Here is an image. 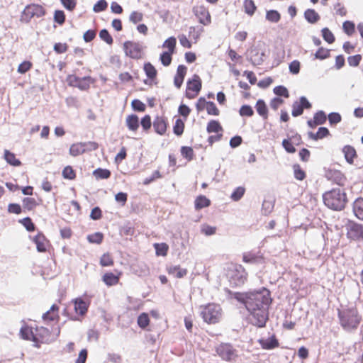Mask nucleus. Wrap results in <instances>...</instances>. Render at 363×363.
I'll return each instance as SVG.
<instances>
[{
  "label": "nucleus",
  "mask_w": 363,
  "mask_h": 363,
  "mask_svg": "<svg viewBox=\"0 0 363 363\" xmlns=\"http://www.w3.org/2000/svg\"><path fill=\"white\" fill-rule=\"evenodd\" d=\"M234 298L243 303L250 312L251 323L259 328L265 326L269 316V308L272 302L270 291L263 287L258 291L235 293Z\"/></svg>",
  "instance_id": "obj_1"
},
{
  "label": "nucleus",
  "mask_w": 363,
  "mask_h": 363,
  "mask_svg": "<svg viewBox=\"0 0 363 363\" xmlns=\"http://www.w3.org/2000/svg\"><path fill=\"white\" fill-rule=\"evenodd\" d=\"M23 339L32 340L33 346L39 348L41 344H49L54 342L60 335V328L57 327L53 330V333L45 327L28 328L22 327L20 330Z\"/></svg>",
  "instance_id": "obj_2"
},
{
  "label": "nucleus",
  "mask_w": 363,
  "mask_h": 363,
  "mask_svg": "<svg viewBox=\"0 0 363 363\" xmlns=\"http://www.w3.org/2000/svg\"><path fill=\"white\" fill-rule=\"evenodd\" d=\"M323 200L328 208L334 211L343 210L348 202L346 192L340 188L325 191L323 194Z\"/></svg>",
  "instance_id": "obj_3"
},
{
  "label": "nucleus",
  "mask_w": 363,
  "mask_h": 363,
  "mask_svg": "<svg viewBox=\"0 0 363 363\" xmlns=\"http://www.w3.org/2000/svg\"><path fill=\"white\" fill-rule=\"evenodd\" d=\"M340 324L344 330L357 329L362 321V317L357 307H351L338 311Z\"/></svg>",
  "instance_id": "obj_4"
},
{
  "label": "nucleus",
  "mask_w": 363,
  "mask_h": 363,
  "mask_svg": "<svg viewBox=\"0 0 363 363\" xmlns=\"http://www.w3.org/2000/svg\"><path fill=\"white\" fill-rule=\"evenodd\" d=\"M200 315L203 321L208 324L218 323L223 317L221 306L215 303H209L200 307Z\"/></svg>",
  "instance_id": "obj_5"
},
{
  "label": "nucleus",
  "mask_w": 363,
  "mask_h": 363,
  "mask_svg": "<svg viewBox=\"0 0 363 363\" xmlns=\"http://www.w3.org/2000/svg\"><path fill=\"white\" fill-rule=\"evenodd\" d=\"M247 272L238 264H230L226 272V277L230 284L234 286L242 285L247 279Z\"/></svg>",
  "instance_id": "obj_6"
},
{
  "label": "nucleus",
  "mask_w": 363,
  "mask_h": 363,
  "mask_svg": "<svg viewBox=\"0 0 363 363\" xmlns=\"http://www.w3.org/2000/svg\"><path fill=\"white\" fill-rule=\"evenodd\" d=\"M346 236L353 242L363 241V225L349 220L345 224Z\"/></svg>",
  "instance_id": "obj_7"
},
{
  "label": "nucleus",
  "mask_w": 363,
  "mask_h": 363,
  "mask_svg": "<svg viewBox=\"0 0 363 363\" xmlns=\"http://www.w3.org/2000/svg\"><path fill=\"white\" fill-rule=\"evenodd\" d=\"M45 15V9L39 4H29L26 6L21 16L22 21L30 22L32 18H40Z\"/></svg>",
  "instance_id": "obj_8"
},
{
  "label": "nucleus",
  "mask_w": 363,
  "mask_h": 363,
  "mask_svg": "<svg viewBox=\"0 0 363 363\" xmlns=\"http://www.w3.org/2000/svg\"><path fill=\"white\" fill-rule=\"evenodd\" d=\"M202 87V82L198 74H194L186 83L185 96L189 99H195L199 94Z\"/></svg>",
  "instance_id": "obj_9"
},
{
  "label": "nucleus",
  "mask_w": 363,
  "mask_h": 363,
  "mask_svg": "<svg viewBox=\"0 0 363 363\" xmlns=\"http://www.w3.org/2000/svg\"><path fill=\"white\" fill-rule=\"evenodd\" d=\"M67 81L70 86L77 87L80 90H87L92 82L91 77H84L80 78L74 74H70L67 77Z\"/></svg>",
  "instance_id": "obj_10"
},
{
  "label": "nucleus",
  "mask_w": 363,
  "mask_h": 363,
  "mask_svg": "<svg viewBox=\"0 0 363 363\" xmlns=\"http://www.w3.org/2000/svg\"><path fill=\"white\" fill-rule=\"evenodd\" d=\"M193 12L201 24L208 26L211 23V16L208 9L205 5L201 4L195 6L193 8Z\"/></svg>",
  "instance_id": "obj_11"
},
{
  "label": "nucleus",
  "mask_w": 363,
  "mask_h": 363,
  "mask_svg": "<svg viewBox=\"0 0 363 363\" xmlns=\"http://www.w3.org/2000/svg\"><path fill=\"white\" fill-rule=\"evenodd\" d=\"M217 354L225 361H233L237 357L236 350L230 344L222 343L216 348Z\"/></svg>",
  "instance_id": "obj_12"
},
{
  "label": "nucleus",
  "mask_w": 363,
  "mask_h": 363,
  "mask_svg": "<svg viewBox=\"0 0 363 363\" xmlns=\"http://www.w3.org/2000/svg\"><path fill=\"white\" fill-rule=\"evenodd\" d=\"M123 49L125 55L133 59H139L142 57V45L138 43L125 41L123 43Z\"/></svg>",
  "instance_id": "obj_13"
},
{
  "label": "nucleus",
  "mask_w": 363,
  "mask_h": 363,
  "mask_svg": "<svg viewBox=\"0 0 363 363\" xmlns=\"http://www.w3.org/2000/svg\"><path fill=\"white\" fill-rule=\"evenodd\" d=\"M311 104L304 96L300 98L299 101H295L292 105V116L297 117L301 115L304 108H310Z\"/></svg>",
  "instance_id": "obj_14"
},
{
  "label": "nucleus",
  "mask_w": 363,
  "mask_h": 363,
  "mask_svg": "<svg viewBox=\"0 0 363 363\" xmlns=\"http://www.w3.org/2000/svg\"><path fill=\"white\" fill-rule=\"evenodd\" d=\"M327 178L339 186H344L347 178L340 170L329 169L326 172Z\"/></svg>",
  "instance_id": "obj_15"
},
{
  "label": "nucleus",
  "mask_w": 363,
  "mask_h": 363,
  "mask_svg": "<svg viewBox=\"0 0 363 363\" xmlns=\"http://www.w3.org/2000/svg\"><path fill=\"white\" fill-rule=\"evenodd\" d=\"M342 152L344 154L347 162L349 163L350 164H353L354 159H357L358 157L357 151L354 149V147L349 145L343 147Z\"/></svg>",
  "instance_id": "obj_16"
},
{
  "label": "nucleus",
  "mask_w": 363,
  "mask_h": 363,
  "mask_svg": "<svg viewBox=\"0 0 363 363\" xmlns=\"http://www.w3.org/2000/svg\"><path fill=\"white\" fill-rule=\"evenodd\" d=\"M327 120L326 114L323 111H319L315 113L313 120L308 121V125L311 128H315L318 125H322Z\"/></svg>",
  "instance_id": "obj_17"
},
{
  "label": "nucleus",
  "mask_w": 363,
  "mask_h": 363,
  "mask_svg": "<svg viewBox=\"0 0 363 363\" xmlns=\"http://www.w3.org/2000/svg\"><path fill=\"white\" fill-rule=\"evenodd\" d=\"M33 241L36 245L37 250L39 252H45L47 250L46 238L43 233H38L35 236H34Z\"/></svg>",
  "instance_id": "obj_18"
},
{
  "label": "nucleus",
  "mask_w": 363,
  "mask_h": 363,
  "mask_svg": "<svg viewBox=\"0 0 363 363\" xmlns=\"http://www.w3.org/2000/svg\"><path fill=\"white\" fill-rule=\"evenodd\" d=\"M59 307L56 304H53L49 311L43 314L42 318L44 321H52L59 318Z\"/></svg>",
  "instance_id": "obj_19"
},
{
  "label": "nucleus",
  "mask_w": 363,
  "mask_h": 363,
  "mask_svg": "<svg viewBox=\"0 0 363 363\" xmlns=\"http://www.w3.org/2000/svg\"><path fill=\"white\" fill-rule=\"evenodd\" d=\"M259 342L262 348L264 350H272L279 347V342L275 335L268 339L259 340Z\"/></svg>",
  "instance_id": "obj_20"
},
{
  "label": "nucleus",
  "mask_w": 363,
  "mask_h": 363,
  "mask_svg": "<svg viewBox=\"0 0 363 363\" xmlns=\"http://www.w3.org/2000/svg\"><path fill=\"white\" fill-rule=\"evenodd\" d=\"M263 260L264 257L262 255L252 252H245L242 255V261L245 263H256Z\"/></svg>",
  "instance_id": "obj_21"
},
{
  "label": "nucleus",
  "mask_w": 363,
  "mask_h": 363,
  "mask_svg": "<svg viewBox=\"0 0 363 363\" xmlns=\"http://www.w3.org/2000/svg\"><path fill=\"white\" fill-rule=\"evenodd\" d=\"M167 272L169 275L180 279L187 274V269H182L179 266H170L167 269Z\"/></svg>",
  "instance_id": "obj_22"
},
{
  "label": "nucleus",
  "mask_w": 363,
  "mask_h": 363,
  "mask_svg": "<svg viewBox=\"0 0 363 363\" xmlns=\"http://www.w3.org/2000/svg\"><path fill=\"white\" fill-rule=\"evenodd\" d=\"M206 131L208 133H222L223 131V128L218 121L216 120H211L206 126Z\"/></svg>",
  "instance_id": "obj_23"
},
{
  "label": "nucleus",
  "mask_w": 363,
  "mask_h": 363,
  "mask_svg": "<svg viewBox=\"0 0 363 363\" xmlns=\"http://www.w3.org/2000/svg\"><path fill=\"white\" fill-rule=\"evenodd\" d=\"M211 200L206 196L199 195L194 201V207L196 210H200L203 208L208 207L211 205Z\"/></svg>",
  "instance_id": "obj_24"
},
{
  "label": "nucleus",
  "mask_w": 363,
  "mask_h": 363,
  "mask_svg": "<svg viewBox=\"0 0 363 363\" xmlns=\"http://www.w3.org/2000/svg\"><path fill=\"white\" fill-rule=\"evenodd\" d=\"M4 158L11 166L18 167L21 164V161L16 157V155L8 150H4Z\"/></svg>",
  "instance_id": "obj_25"
},
{
  "label": "nucleus",
  "mask_w": 363,
  "mask_h": 363,
  "mask_svg": "<svg viewBox=\"0 0 363 363\" xmlns=\"http://www.w3.org/2000/svg\"><path fill=\"white\" fill-rule=\"evenodd\" d=\"M304 17L306 20L311 24L317 23L320 18V15L312 9H308L305 11Z\"/></svg>",
  "instance_id": "obj_26"
},
{
  "label": "nucleus",
  "mask_w": 363,
  "mask_h": 363,
  "mask_svg": "<svg viewBox=\"0 0 363 363\" xmlns=\"http://www.w3.org/2000/svg\"><path fill=\"white\" fill-rule=\"evenodd\" d=\"M89 304L82 298H77L74 301V310L81 315H84L88 310Z\"/></svg>",
  "instance_id": "obj_27"
},
{
  "label": "nucleus",
  "mask_w": 363,
  "mask_h": 363,
  "mask_svg": "<svg viewBox=\"0 0 363 363\" xmlns=\"http://www.w3.org/2000/svg\"><path fill=\"white\" fill-rule=\"evenodd\" d=\"M255 108L257 113L262 116L263 119L267 120L268 118V108L263 100H258L256 103Z\"/></svg>",
  "instance_id": "obj_28"
},
{
  "label": "nucleus",
  "mask_w": 363,
  "mask_h": 363,
  "mask_svg": "<svg viewBox=\"0 0 363 363\" xmlns=\"http://www.w3.org/2000/svg\"><path fill=\"white\" fill-rule=\"evenodd\" d=\"M353 212L360 220H363V199H357L353 203Z\"/></svg>",
  "instance_id": "obj_29"
},
{
  "label": "nucleus",
  "mask_w": 363,
  "mask_h": 363,
  "mask_svg": "<svg viewBox=\"0 0 363 363\" xmlns=\"http://www.w3.org/2000/svg\"><path fill=\"white\" fill-rule=\"evenodd\" d=\"M125 122L128 129L133 131L138 130L140 125L139 118L135 114L129 115Z\"/></svg>",
  "instance_id": "obj_30"
},
{
  "label": "nucleus",
  "mask_w": 363,
  "mask_h": 363,
  "mask_svg": "<svg viewBox=\"0 0 363 363\" xmlns=\"http://www.w3.org/2000/svg\"><path fill=\"white\" fill-rule=\"evenodd\" d=\"M330 135L328 129L325 127L318 128L316 133H309V137L313 140L323 139Z\"/></svg>",
  "instance_id": "obj_31"
},
{
  "label": "nucleus",
  "mask_w": 363,
  "mask_h": 363,
  "mask_svg": "<svg viewBox=\"0 0 363 363\" xmlns=\"http://www.w3.org/2000/svg\"><path fill=\"white\" fill-rule=\"evenodd\" d=\"M85 151L86 148H84V145L83 144V143L73 144L72 145H71L69 148V153L71 155L74 157L82 155Z\"/></svg>",
  "instance_id": "obj_32"
},
{
  "label": "nucleus",
  "mask_w": 363,
  "mask_h": 363,
  "mask_svg": "<svg viewBox=\"0 0 363 363\" xmlns=\"http://www.w3.org/2000/svg\"><path fill=\"white\" fill-rule=\"evenodd\" d=\"M294 176L296 179L298 181H303L306 177V172L301 168L298 164H294L293 165Z\"/></svg>",
  "instance_id": "obj_33"
},
{
  "label": "nucleus",
  "mask_w": 363,
  "mask_h": 363,
  "mask_svg": "<svg viewBox=\"0 0 363 363\" xmlns=\"http://www.w3.org/2000/svg\"><path fill=\"white\" fill-rule=\"evenodd\" d=\"M111 172L107 169L97 168L93 172V175L97 179H106L111 177Z\"/></svg>",
  "instance_id": "obj_34"
},
{
  "label": "nucleus",
  "mask_w": 363,
  "mask_h": 363,
  "mask_svg": "<svg viewBox=\"0 0 363 363\" xmlns=\"http://www.w3.org/2000/svg\"><path fill=\"white\" fill-rule=\"evenodd\" d=\"M119 278L112 272L106 273L103 276V281L108 286H113L118 282Z\"/></svg>",
  "instance_id": "obj_35"
},
{
  "label": "nucleus",
  "mask_w": 363,
  "mask_h": 363,
  "mask_svg": "<svg viewBox=\"0 0 363 363\" xmlns=\"http://www.w3.org/2000/svg\"><path fill=\"white\" fill-rule=\"evenodd\" d=\"M243 7L245 12L249 16H252L257 10V6L253 0H245Z\"/></svg>",
  "instance_id": "obj_36"
},
{
  "label": "nucleus",
  "mask_w": 363,
  "mask_h": 363,
  "mask_svg": "<svg viewBox=\"0 0 363 363\" xmlns=\"http://www.w3.org/2000/svg\"><path fill=\"white\" fill-rule=\"evenodd\" d=\"M266 19L272 23H277L281 19V15L276 10H269L266 13Z\"/></svg>",
  "instance_id": "obj_37"
},
{
  "label": "nucleus",
  "mask_w": 363,
  "mask_h": 363,
  "mask_svg": "<svg viewBox=\"0 0 363 363\" xmlns=\"http://www.w3.org/2000/svg\"><path fill=\"white\" fill-rule=\"evenodd\" d=\"M184 122L181 118H177L173 126L174 133L178 136L182 135L184 130Z\"/></svg>",
  "instance_id": "obj_38"
},
{
  "label": "nucleus",
  "mask_w": 363,
  "mask_h": 363,
  "mask_svg": "<svg viewBox=\"0 0 363 363\" xmlns=\"http://www.w3.org/2000/svg\"><path fill=\"white\" fill-rule=\"evenodd\" d=\"M181 154L182 157L186 159L188 161L192 160L194 157V150L192 149V147L189 146L182 147Z\"/></svg>",
  "instance_id": "obj_39"
},
{
  "label": "nucleus",
  "mask_w": 363,
  "mask_h": 363,
  "mask_svg": "<svg viewBox=\"0 0 363 363\" xmlns=\"http://www.w3.org/2000/svg\"><path fill=\"white\" fill-rule=\"evenodd\" d=\"M23 206L28 211L33 210L37 205V201L34 198L26 197L23 199Z\"/></svg>",
  "instance_id": "obj_40"
},
{
  "label": "nucleus",
  "mask_w": 363,
  "mask_h": 363,
  "mask_svg": "<svg viewBox=\"0 0 363 363\" xmlns=\"http://www.w3.org/2000/svg\"><path fill=\"white\" fill-rule=\"evenodd\" d=\"M144 71L149 79H153L157 75V70L150 62L144 65Z\"/></svg>",
  "instance_id": "obj_41"
},
{
  "label": "nucleus",
  "mask_w": 363,
  "mask_h": 363,
  "mask_svg": "<svg viewBox=\"0 0 363 363\" xmlns=\"http://www.w3.org/2000/svg\"><path fill=\"white\" fill-rule=\"evenodd\" d=\"M65 103L68 107H72L77 109L81 107V103L77 96H71L66 98Z\"/></svg>",
  "instance_id": "obj_42"
},
{
  "label": "nucleus",
  "mask_w": 363,
  "mask_h": 363,
  "mask_svg": "<svg viewBox=\"0 0 363 363\" xmlns=\"http://www.w3.org/2000/svg\"><path fill=\"white\" fill-rule=\"evenodd\" d=\"M137 323L140 328H145L150 323L148 315L146 313H141L138 318Z\"/></svg>",
  "instance_id": "obj_43"
},
{
  "label": "nucleus",
  "mask_w": 363,
  "mask_h": 363,
  "mask_svg": "<svg viewBox=\"0 0 363 363\" xmlns=\"http://www.w3.org/2000/svg\"><path fill=\"white\" fill-rule=\"evenodd\" d=\"M28 232H33L35 229V225L30 217H26L19 220Z\"/></svg>",
  "instance_id": "obj_44"
},
{
  "label": "nucleus",
  "mask_w": 363,
  "mask_h": 363,
  "mask_svg": "<svg viewBox=\"0 0 363 363\" xmlns=\"http://www.w3.org/2000/svg\"><path fill=\"white\" fill-rule=\"evenodd\" d=\"M322 32V36L323 39L328 43L329 44H331L335 42V36L333 33L329 30L328 28H324L321 30Z\"/></svg>",
  "instance_id": "obj_45"
},
{
  "label": "nucleus",
  "mask_w": 363,
  "mask_h": 363,
  "mask_svg": "<svg viewBox=\"0 0 363 363\" xmlns=\"http://www.w3.org/2000/svg\"><path fill=\"white\" fill-rule=\"evenodd\" d=\"M330 55V50L324 48H320L315 54V58L325 60Z\"/></svg>",
  "instance_id": "obj_46"
},
{
  "label": "nucleus",
  "mask_w": 363,
  "mask_h": 363,
  "mask_svg": "<svg viewBox=\"0 0 363 363\" xmlns=\"http://www.w3.org/2000/svg\"><path fill=\"white\" fill-rule=\"evenodd\" d=\"M104 235L101 233L97 232L87 236V240L91 243L100 244L103 240Z\"/></svg>",
  "instance_id": "obj_47"
},
{
  "label": "nucleus",
  "mask_w": 363,
  "mask_h": 363,
  "mask_svg": "<svg viewBox=\"0 0 363 363\" xmlns=\"http://www.w3.org/2000/svg\"><path fill=\"white\" fill-rule=\"evenodd\" d=\"M216 230H217V228L216 226H211L208 224H203L201 225V233H203L207 236L213 235L216 234Z\"/></svg>",
  "instance_id": "obj_48"
},
{
  "label": "nucleus",
  "mask_w": 363,
  "mask_h": 363,
  "mask_svg": "<svg viewBox=\"0 0 363 363\" xmlns=\"http://www.w3.org/2000/svg\"><path fill=\"white\" fill-rule=\"evenodd\" d=\"M176 38L174 37H170L163 43V48L168 50L167 52H174L176 46Z\"/></svg>",
  "instance_id": "obj_49"
},
{
  "label": "nucleus",
  "mask_w": 363,
  "mask_h": 363,
  "mask_svg": "<svg viewBox=\"0 0 363 363\" xmlns=\"http://www.w3.org/2000/svg\"><path fill=\"white\" fill-rule=\"evenodd\" d=\"M342 28L345 33L348 35H352L355 31L354 23L350 21H347L343 23Z\"/></svg>",
  "instance_id": "obj_50"
},
{
  "label": "nucleus",
  "mask_w": 363,
  "mask_h": 363,
  "mask_svg": "<svg viewBox=\"0 0 363 363\" xmlns=\"http://www.w3.org/2000/svg\"><path fill=\"white\" fill-rule=\"evenodd\" d=\"M245 192V189L242 186H239L234 190L230 197L232 200L238 201L243 196Z\"/></svg>",
  "instance_id": "obj_51"
},
{
  "label": "nucleus",
  "mask_w": 363,
  "mask_h": 363,
  "mask_svg": "<svg viewBox=\"0 0 363 363\" xmlns=\"http://www.w3.org/2000/svg\"><path fill=\"white\" fill-rule=\"evenodd\" d=\"M100 38L105 41L108 45H111L113 42V38L110 35L109 32L106 29H102L99 32Z\"/></svg>",
  "instance_id": "obj_52"
},
{
  "label": "nucleus",
  "mask_w": 363,
  "mask_h": 363,
  "mask_svg": "<svg viewBox=\"0 0 363 363\" xmlns=\"http://www.w3.org/2000/svg\"><path fill=\"white\" fill-rule=\"evenodd\" d=\"M62 176L65 179L71 180L75 178L76 174L71 166H67L62 170Z\"/></svg>",
  "instance_id": "obj_53"
},
{
  "label": "nucleus",
  "mask_w": 363,
  "mask_h": 363,
  "mask_svg": "<svg viewBox=\"0 0 363 363\" xmlns=\"http://www.w3.org/2000/svg\"><path fill=\"white\" fill-rule=\"evenodd\" d=\"M131 106L135 111L143 112L145 111V104L139 99H134L131 102Z\"/></svg>",
  "instance_id": "obj_54"
},
{
  "label": "nucleus",
  "mask_w": 363,
  "mask_h": 363,
  "mask_svg": "<svg viewBox=\"0 0 363 363\" xmlns=\"http://www.w3.org/2000/svg\"><path fill=\"white\" fill-rule=\"evenodd\" d=\"M108 3L106 0H99L93 7V11L96 13L101 12L106 9Z\"/></svg>",
  "instance_id": "obj_55"
},
{
  "label": "nucleus",
  "mask_w": 363,
  "mask_h": 363,
  "mask_svg": "<svg viewBox=\"0 0 363 363\" xmlns=\"http://www.w3.org/2000/svg\"><path fill=\"white\" fill-rule=\"evenodd\" d=\"M294 145V144L289 138L284 139L282 141L283 147L289 153H294L296 152V148Z\"/></svg>",
  "instance_id": "obj_56"
},
{
  "label": "nucleus",
  "mask_w": 363,
  "mask_h": 363,
  "mask_svg": "<svg viewBox=\"0 0 363 363\" xmlns=\"http://www.w3.org/2000/svg\"><path fill=\"white\" fill-rule=\"evenodd\" d=\"M203 31L201 29V31L196 30V28L194 26H191L189 28V38L194 40V43H196L199 39L200 38L201 33Z\"/></svg>",
  "instance_id": "obj_57"
},
{
  "label": "nucleus",
  "mask_w": 363,
  "mask_h": 363,
  "mask_svg": "<svg viewBox=\"0 0 363 363\" xmlns=\"http://www.w3.org/2000/svg\"><path fill=\"white\" fill-rule=\"evenodd\" d=\"M274 93L279 96H284L285 98L289 97L288 89L284 86H277L274 89Z\"/></svg>",
  "instance_id": "obj_58"
},
{
  "label": "nucleus",
  "mask_w": 363,
  "mask_h": 363,
  "mask_svg": "<svg viewBox=\"0 0 363 363\" xmlns=\"http://www.w3.org/2000/svg\"><path fill=\"white\" fill-rule=\"evenodd\" d=\"M54 21L59 25H62L65 21V14L62 10H57L54 13Z\"/></svg>",
  "instance_id": "obj_59"
},
{
  "label": "nucleus",
  "mask_w": 363,
  "mask_h": 363,
  "mask_svg": "<svg viewBox=\"0 0 363 363\" xmlns=\"http://www.w3.org/2000/svg\"><path fill=\"white\" fill-rule=\"evenodd\" d=\"M209 102L210 101H207L205 98L200 97L196 104V108L197 111L201 112L204 109H207Z\"/></svg>",
  "instance_id": "obj_60"
},
{
  "label": "nucleus",
  "mask_w": 363,
  "mask_h": 363,
  "mask_svg": "<svg viewBox=\"0 0 363 363\" xmlns=\"http://www.w3.org/2000/svg\"><path fill=\"white\" fill-rule=\"evenodd\" d=\"M239 112L240 115L242 116L250 117L254 114V111L252 108L249 105L242 106Z\"/></svg>",
  "instance_id": "obj_61"
},
{
  "label": "nucleus",
  "mask_w": 363,
  "mask_h": 363,
  "mask_svg": "<svg viewBox=\"0 0 363 363\" xmlns=\"http://www.w3.org/2000/svg\"><path fill=\"white\" fill-rule=\"evenodd\" d=\"M100 264L103 267L112 266L113 261L108 254H104L100 259Z\"/></svg>",
  "instance_id": "obj_62"
},
{
  "label": "nucleus",
  "mask_w": 363,
  "mask_h": 363,
  "mask_svg": "<svg viewBox=\"0 0 363 363\" xmlns=\"http://www.w3.org/2000/svg\"><path fill=\"white\" fill-rule=\"evenodd\" d=\"M206 111L208 115H211V116H217L220 114L219 109L217 108L216 105L212 101H210L208 103V106L207 107Z\"/></svg>",
  "instance_id": "obj_63"
},
{
  "label": "nucleus",
  "mask_w": 363,
  "mask_h": 363,
  "mask_svg": "<svg viewBox=\"0 0 363 363\" xmlns=\"http://www.w3.org/2000/svg\"><path fill=\"white\" fill-rule=\"evenodd\" d=\"M342 120V117L338 113H331L328 115V121L330 125H335L340 123Z\"/></svg>",
  "instance_id": "obj_64"
}]
</instances>
